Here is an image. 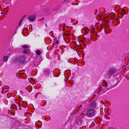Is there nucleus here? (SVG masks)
Segmentation results:
<instances>
[{"instance_id":"10","label":"nucleus","mask_w":129,"mask_h":129,"mask_svg":"<svg viewBox=\"0 0 129 129\" xmlns=\"http://www.w3.org/2000/svg\"><path fill=\"white\" fill-rule=\"evenodd\" d=\"M8 57L7 56H4L3 58L4 61H6L8 60Z\"/></svg>"},{"instance_id":"12","label":"nucleus","mask_w":129,"mask_h":129,"mask_svg":"<svg viewBox=\"0 0 129 129\" xmlns=\"http://www.w3.org/2000/svg\"><path fill=\"white\" fill-rule=\"evenodd\" d=\"M29 51L27 49H24V53H29Z\"/></svg>"},{"instance_id":"25","label":"nucleus","mask_w":129,"mask_h":129,"mask_svg":"<svg viewBox=\"0 0 129 129\" xmlns=\"http://www.w3.org/2000/svg\"><path fill=\"white\" fill-rule=\"evenodd\" d=\"M21 108H20V109L21 110Z\"/></svg>"},{"instance_id":"5","label":"nucleus","mask_w":129,"mask_h":129,"mask_svg":"<svg viewBox=\"0 0 129 129\" xmlns=\"http://www.w3.org/2000/svg\"><path fill=\"white\" fill-rule=\"evenodd\" d=\"M36 18V15H30L29 16L28 18V19L30 21H34Z\"/></svg>"},{"instance_id":"15","label":"nucleus","mask_w":129,"mask_h":129,"mask_svg":"<svg viewBox=\"0 0 129 129\" xmlns=\"http://www.w3.org/2000/svg\"><path fill=\"white\" fill-rule=\"evenodd\" d=\"M36 62V64H34V65L35 66H37L38 64H39V63L38 62H37V61H35V62Z\"/></svg>"},{"instance_id":"2","label":"nucleus","mask_w":129,"mask_h":129,"mask_svg":"<svg viewBox=\"0 0 129 129\" xmlns=\"http://www.w3.org/2000/svg\"><path fill=\"white\" fill-rule=\"evenodd\" d=\"M103 87H99V90H102V92L103 93L105 92L109 88L107 86V84L105 80H103L102 82Z\"/></svg>"},{"instance_id":"20","label":"nucleus","mask_w":129,"mask_h":129,"mask_svg":"<svg viewBox=\"0 0 129 129\" xmlns=\"http://www.w3.org/2000/svg\"><path fill=\"white\" fill-rule=\"evenodd\" d=\"M54 76L55 77H58V76H55V75H54Z\"/></svg>"},{"instance_id":"13","label":"nucleus","mask_w":129,"mask_h":129,"mask_svg":"<svg viewBox=\"0 0 129 129\" xmlns=\"http://www.w3.org/2000/svg\"><path fill=\"white\" fill-rule=\"evenodd\" d=\"M26 16H24V17H23V18H22V19L21 20L19 24V25H18V26H20L21 25V23L22 22V20L24 18V17H25Z\"/></svg>"},{"instance_id":"19","label":"nucleus","mask_w":129,"mask_h":129,"mask_svg":"<svg viewBox=\"0 0 129 129\" xmlns=\"http://www.w3.org/2000/svg\"><path fill=\"white\" fill-rule=\"evenodd\" d=\"M45 26L46 27H47V23H46L45 24Z\"/></svg>"},{"instance_id":"8","label":"nucleus","mask_w":129,"mask_h":129,"mask_svg":"<svg viewBox=\"0 0 129 129\" xmlns=\"http://www.w3.org/2000/svg\"><path fill=\"white\" fill-rule=\"evenodd\" d=\"M115 73V71L114 69L111 70L108 73L109 74H113Z\"/></svg>"},{"instance_id":"9","label":"nucleus","mask_w":129,"mask_h":129,"mask_svg":"<svg viewBox=\"0 0 129 129\" xmlns=\"http://www.w3.org/2000/svg\"><path fill=\"white\" fill-rule=\"evenodd\" d=\"M59 42V41L58 40H57L56 38H55L54 39V44L56 45H57L58 44Z\"/></svg>"},{"instance_id":"17","label":"nucleus","mask_w":129,"mask_h":129,"mask_svg":"<svg viewBox=\"0 0 129 129\" xmlns=\"http://www.w3.org/2000/svg\"><path fill=\"white\" fill-rule=\"evenodd\" d=\"M23 47L24 48H27L28 46L26 45H24L23 46Z\"/></svg>"},{"instance_id":"24","label":"nucleus","mask_w":129,"mask_h":129,"mask_svg":"<svg viewBox=\"0 0 129 129\" xmlns=\"http://www.w3.org/2000/svg\"><path fill=\"white\" fill-rule=\"evenodd\" d=\"M125 14H126V13L125 12Z\"/></svg>"},{"instance_id":"21","label":"nucleus","mask_w":129,"mask_h":129,"mask_svg":"<svg viewBox=\"0 0 129 129\" xmlns=\"http://www.w3.org/2000/svg\"><path fill=\"white\" fill-rule=\"evenodd\" d=\"M23 107H24V108H25V107H24V106H23Z\"/></svg>"},{"instance_id":"3","label":"nucleus","mask_w":129,"mask_h":129,"mask_svg":"<svg viewBox=\"0 0 129 129\" xmlns=\"http://www.w3.org/2000/svg\"><path fill=\"white\" fill-rule=\"evenodd\" d=\"M17 61L20 63H23L25 61V57L23 56H19L17 59Z\"/></svg>"},{"instance_id":"23","label":"nucleus","mask_w":129,"mask_h":129,"mask_svg":"<svg viewBox=\"0 0 129 129\" xmlns=\"http://www.w3.org/2000/svg\"><path fill=\"white\" fill-rule=\"evenodd\" d=\"M20 105V107H21V105Z\"/></svg>"},{"instance_id":"14","label":"nucleus","mask_w":129,"mask_h":129,"mask_svg":"<svg viewBox=\"0 0 129 129\" xmlns=\"http://www.w3.org/2000/svg\"><path fill=\"white\" fill-rule=\"evenodd\" d=\"M48 8H46L45 9L43 10V12L45 13H46L48 11Z\"/></svg>"},{"instance_id":"11","label":"nucleus","mask_w":129,"mask_h":129,"mask_svg":"<svg viewBox=\"0 0 129 129\" xmlns=\"http://www.w3.org/2000/svg\"><path fill=\"white\" fill-rule=\"evenodd\" d=\"M36 53L37 55H39L41 54V52L40 51L38 50L36 51Z\"/></svg>"},{"instance_id":"1","label":"nucleus","mask_w":129,"mask_h":129,"mask_svg":"<svg viewBox=\"0 0 129 129\" xmlns=\"http://www.w3.org/2000/svg\"><path fill=\"white\" fill-rule=\"evenodd\" d=\"M95 114V111L94 109H88L86 112L85 115L89 117H92L94 116Z\"/></svg>"},{"instance_id":"22","label":"nucleus","mask_w":129,"mask_h":129,"mask_svg":"<svg viewBox=\"0 0 129 129\" xmlns=\"http://www.w3.org/2000/svg\"><path fill=\"white\" fill-rule=\"evenodd\" d=\"M5 89H6V90H8V89L7 88H6Z\"/></svg>"},{"instance_id":"4","label":"nucleus","mask_w":129,"mask_h":129,"mask_svg":"<svg viewBox=\"0 0 129 129\" xmlns=\"http://www.w3.org/2000/svg\"><path fill=\"white\" fill-rule=\"evenodd\" d=\"M44 74L47 76L50 75V73L53 74V71L50 72V70L48 69H45L44 70Z\"/></svg>"},{"instance_id":"6","label":"nucleus","mask_w":129,"mask_h":129,"mask_svg":"<svg viewBox=\"0 0 129 129\" xmlns=\"http://www.w3.org/2000/svg\"><path fill=\"white\" fill-rule=\"evenodd\" d=\"M76 122L78 125H81L82 123L81 119L80 118H77L76 120Z\"/></svg>"},{"instance_id":"16","label":"nucleus","mask_w":129,"mask_h":129,"mask_svg":"<svg viewBox=\"0 0 129 129\" xmlns=\"http://www.w3.org/2000/svg\"><path fill=\"white\" fill-rule=\"evenodd\" d=\"M69 2L68 0H64L63 2L64 3V2L67 3Z\"/></svg>"},{"instance_id":"18","label":"nucleus","mask_w":129,"mask_h":129,"mask_svg":"<svg viewBox=\"0 0 129 129\" xmlns=\"http://www.w3.org/2000/svg\"><path fill=\"white\" fill-rule=\"evenodd\" d=\"M62 24H60V27H62Z\"/></svg>"},{"instance_id":"7","label":"nucleus","mask_w":129,"mask_h":129,"mask_svg":"<svg viewBox=\"0 0 129 129\" xmlns=\"http://www.w3.org/2000/svg\"><path fill=\"white\" fill-rule=\"evenodd\" d=\"M91 107L92 108H95L96 107V102L95 101H93L91 104Z\"/></svg>"}]
</instances>
